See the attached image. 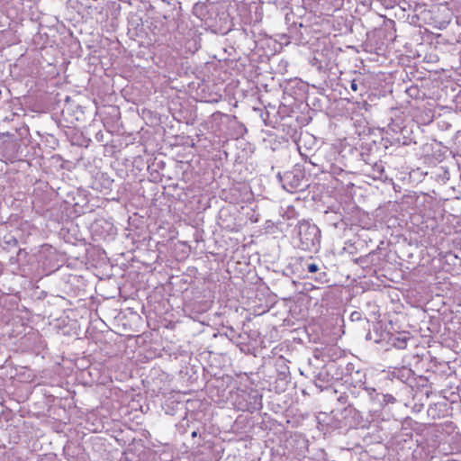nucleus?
I'll return each instance as SVG.
<instances>
[{
	"label": "nucleus",
	"instance_id": "f257e3e1",
	"mask_svg": "<svg viewBox=\"0 0 461 461\" xmlns=\"http://www.w3.org/2000/svg\"><path fill=\"white\" fill-rule=\"evenodd\" d=\"M292 240L294 248L316 253L321 248V232L319 227L309 221H300L293 230Z\"/></svg>",
	"mask_w": 461,
	"mask_h": 461
},
{
	"label": "nucleus",
	"instance_id": "f03ea898",
	"mask_svg": "<svg viewBox=\"0 0 461 461\" xmlns=\"http://www.w3.org/2000/svg\"><path fill=\"white\" fill-rule=\"evenodd\" d=\"M277 178L283 188L290 193L303 191L309 185L308 179L305 176V170L299 164L294 166L289 171H285L283 174L278 173Z\"/></svg>",
	"mask_w": 461,
	"mask_h": 461
},
{
	"label": "nucleus",
	"instance_id": "7ed1b4c3",
	"mask_svg": "<svg viewBox=\"0 0 461 461\" xmlns=\"http://www.w3.org/2000/svg\"><path fill=\"white\" fill-rule=\"evenodd\" d=\"M338 366L335 363L322 365L321 366H312L309 363V367L306 369V374L301 371L302 375L311 378L315 385L321 390L328 389L332 380L335 378L333 371L337 370Z\"/></svg>",
	"mask_w": 461,
	"mask_h": 461
},
{
	"label": "nucleus",
	"instance_id": "20e7f679",
	"mask_svg": "<svg viewBox=\"0 0 461 461\" xmlns=\"http://www.w3.org/2000/svg\"><path fill=\"white\" fill-rule=\"evenodd\" d=\"M339 428H357L363 426L364 419L359 411L354 407V403H348L339 411H332Z\"/></svg>",
	"mask_w": 461,
	"mask_h": 461
},
{
	"label": "nucleus",
	"instance_id": "39448f33",
	"mask_svg": "<svg viewBox=\"0 0 461 461\" xmlns=\"http://www.w3.org/2000/svg\"><path fill=\"white\" fill-rule=\"evenodd\" d=\"M354 77L347 81L349 85L351 92L354 94L353 97L363 96L368 92L371 87L372 77L366 74L354 72Z\"/></svg>",
	"mask_w": 461,
	"mask_h": 461
},
{
	"label": "nucleus",
	"instance_id": "423d86ee",
	"mask_svg": "<svg viewBox=\"0 0 461 461\" xmlns=\"http://www.w3.org/2000/svg\"><path fill=\"white\" fill-rule=\"evenodd\" d=\"M240 397L245 401L244 403H239V410L253 413L262 409V395L258 391L250 393H242Z\"/></svg>",
	"mask_w": 461,
	"mask_h": 461
},
{
	"label": "nucleus",
	"instance_id": "0eeeda50",
	"mask_svg": "<svg viewBox=\"0 0 461 461\" xmlns=\"http://www.w3.org/2000/svg\"><path fill=\"white\" fill-rule=\"evenodd\" d=\"M342 379L348 385L366 386V373L361 369H356L352 363L347 364Z\"/></svg>",
	"mask_w": 461,
	"mask_h": 461
},
{
	"label": "nucleus",
	"instance_id": "6e6552de",
	"mask_svg": "<svg viewBox=\"0 0 461 461\" xmlns=\"http://www.w3.org/2000/svg\"><path fill=\"white\" fill-rule=\"evenodd\" d=\"M316 146V139L313 135L305 132L302 134L297 142L298 151L303 158V159L306 160L309 157L310 151L313 150Z\"/></svg>",
	"mask_w": 461,
	"mask_h": 461
},
{
	"label": "nucleus",
	"instance_id": "1a4fd4ad",
	"mask_svg": "<svg viewBox=\"0 0 461 461\" xmlns=\"http://www.w3.org/2000/svg\"><path fill=\"white\" fill-rule=\"evenodd\" d=\"M386 336L388 343L397 349L406 348L408 341L411 339L410 333L405 331L387 333Z\"/></svg>",
	"mask_w": 461,
	"mask_h": 461
},
{
	"label": "nucleus",
	"instance_id": "9d476101",
	"mask_svg": "<svg viewBox=\"0 0 461 461\" xmlns=\"http://www.w3.org/2000/svg\"><path fill=\"white\" fill-rule=\"evenodd\" d=\"M304 269H306L309 273L316 274L315 280L323 284L327 282V273L325 272V267L322 263H315V262H305Z\"/></svg>",
	"mask_w": 461,
	"mask_h": 461
},
{
	"label": "nucleus",
	"instance_id": "9b49d317",
	"mask_svg": "<svg viewBox=\"0 0 461 461\" xmlns=\"http://www.w3.org/2000/svg\"><path fill=\"white\" fill-rule=\"evenodd\" d=\"M326 220L327 221L332 225L336 229L345 230L347 228V223L344 221V219L340 213L338 212H326Z\"/></svg>",
	"mask_w": 461,
	"mask_h": 461
},
{
	"label": "nucleus",
	"instance_id": "f8f14e48",
	"mask_svg": "<svg viewBox=\"0 0 461 461\" xmlns=\"http://www.w3.org/2000/svg\"><path fill=\"white\" fill-rule=\"evenodd\" d=\"M113 180L108 176L106 173H99L95 178V184H99V186L96 188H101L104 190H111L113 186Z\"/></svg>",
	"mask_w": 461,
	"mask_h": 461
},
{
	"label": "nucleus",
	"instance_id": "ddd939ff",
	"mask_svg": "<svg viewBox=\"0 0 461 461\" xmlns=\"http://www.w3.org/2000/svg\"><path fill=\"white\" fill-rule=\"evenodd\" d=\"M370 176L375 180H382L385 177L384 165L381 162H375L371 167Z\"/></svg>",
	"mask_w": 461,
	"mask_h": 461
},
{
	"label": "nucleus",
	"instance_id": "4468645a",
	"mask_svg": "<svg viewBox=\"0 0 461 461\" xmlns=\"http://www.w3.org/2000/svg\"><path fill=\"white\" fill-rule=\"evenodd\" d=\"M324 172L330 173V174L337 176L343 175L345 173V170L341 167L338 166L337 164L332 163L330 160H327V161H325V166L322 170V173H324Z\"/></svg>",
	"mask_w": 461,
	"mask_h": 461
},
{
	"label": "nucleus",
	"instance_id": "2eb2a0df",
	"mask_svg": "<svg viewBox=\"0 0 461 461\" xmlns=\"http://www.w3.org/2000/svg\"><path fill=\"white\" fill-rule=\"evenodd\" d=\"M364 395H366L369 399V401L379 407L380 403V397L382 393H378L375 388L373 387H367L364 389Z\"/></svg>",
	"mask_w": 461,
	"mask_h": 461
},
{
	"label": "nucleus",
	"instance_id": "dca6fc26",
	"mask_svg": "<svg viewBox=\"0 0 461 461\" xmlns=\"http://www.w3.org/2000/svg\"><path fill=\"white\" fill-rule=\"evenodd\" d=\"M366 386H357V385H348L347 387V392L349 394L351 399H357L364 395V389Z\"/></svg>",
	"mask_w": 461,
	"mask_h": 461
},
{
	"label": "nucleus",
	"instance_id": "f3484780",
	"mask_svg": "<svg viewBox=\"0 0 461 461\" xmlns=\"http://www.w3.org/2000/svg\"><path fill=\"white\" fill-rule=\"evenodd\" d=\"M312 166L318 167L321 172L324 168L325 162L321 160V157L315 153L309 154V157L305 160Z\"/></svg>",
	"mask_w": 461,
	"mask_h": 461
},
{
	"label": "nucleus",
	"instance_id": "a211bd4d",
	"mask_svg": "<svg viewBox=\"0 0 461 461\" xmlns=\"http://www.w3.org/2000/svg\"><path fill=\"white\" fill-rule=\"evenodd\" d=\"M18 244L16 238L14 235L8 234L4 237L3 247L5 249L15 248Z\"/></svg>",
	"mask_w": 461,
	"mask_h": 461
},
{
	"label": "nucleus",
	"instance_id": "6ab92c4d",
	"mask_svg": "<svg viewBox=\"0 0 461 461\" xmlns=\"http://www.w3.org/2000/svg\"><path fill=\"white\" fill-rule=\"evenodd\" d=\"M392 143H395L402 146H409L412 143V140L409 137H406L405 135L397 136L395 138H393Z\"/></svg>",
	"mask_w": 461,
	"mask_h": 461
},
{
	"label": "nucleus",
	"instance_id": "aec40b11",
	"mask_svg": "<svg viewBox=\"0 0 461 461\" xmlns=\"http://www.w3.org/2000/svg\"><path fill=\"white\" fill-rule=\"evenodd\" d=\"M395 402V398L392 394H383L380 397L379 407L383 408L387 404H393Z\"/></svg>",
	"mask_w": 461,
	"mask_h": 461
},
{
	"label": "nucleus",
	"instance_id": "412c9836",
	"mask_svg": "<svg viewBox=\"0 0 461 461\" xmlns=\"http://www.w3.org/2000/svg\"><path fill=\"white\" fill-rule=\"evenodd\" d=\"M105 225L107 227V231L110 232L113 230V224H111L110 222L106 221H104V220H100V221H96L94 225H93V228L95 230V231H97L98 230V228L99 227H102L104 228Z\"/></svg>",
	"mask_w": 461,
	"mask_h": 461
},
{
	"label": "nucleus",
	"instance_id": "4be33fe9",
	"mask_svg": "<svg viewBox=\"0 0 461 461\" xmlns=\"http://www.w3.org/2000/svg\"><path fill=\"white\" fill-rule=\"evenodd\" d=\"M225 334L233 342H238L239 339L241 337V335L231 327L227 329Z\"/></svg>",
	"mask_w": 461,
	"mask_h": 461
},
{
	"label": "nucleus",
	"instance_id": "5701e85b",
	"mask_svg": "<svg viewBox=\"0 0 461 461\" xmlns=\"http://www.w3.org/2000/svg\"><path fill=\"white\" fill-rule=\"evenodd\" d=\"M439 171L440 172L437 174V179L441 180L443 183H446L450 177L448 170L441 167L439 168Z\"/></svg>",
	"mask_w": 461,
	"mask_h": 461
},
{
	"label": "nucleus",
	"instance_id": "b1692460",
	"mask_svg": "<svg viewBox=\"0 0 461 461\" xmlns=\"http://www.w3.org/2000/svg\"><path fill=\"white\" fill-rule=\"evenodd\" d=\"M350 320L352 321H365L367 324L369 323L368 320L366 318H362V313L357 311L350 314Z\"/></svg>",
	"mask_w": 461,
	"mask_h": 461
},
{
	"label": "nucleus",
	"instance_id": "393cba45",
	"mask_svg": "<svg viewBox=\"0 0 461 461\" xmlns=\"http://www.w3.org/2000/svg\"><path fill=\"white\" fill-rule=\"evenodd\" d=\"M338 402L341 404H347L348 405V403H353L351 401H350V397H349V394L348 393V392H345L343 393H341L338 398H337Z\"/></svg>",
	"mask_w": 461,
	"mask_h": 461
},
{
	"label": "nucleus",
	"instance_id": "a878e982",
	"mask_svg": "<svg viewBox=\"0 0 461 461\" xmlns=\"http://www.w3.org/2000/svg\"><path fill=\"white\" fill-rule=\"evenodd\" d=\"M388 131H391L394 133L401 132V134H403L406 130L404 128H401L398 124L392 122L388 124Z\"/></svg>",
	"mask_w": 461,
	"mask_h": 461
},
{
	"label": "nucleus",
	"instance_id": "bb28decb",
	"mask_svg": "<svg viewBox=\"0 0 461 461\" xmlns=\"http://www.w3.org/2000/svg\"><path fill=\"white\" fill-rule=\"evenodd\" d=\"M375 254V251H372L370 252L369 254L364 256V257H360L356 259V262L357 263H359V264H364V263H366L367 262V259L370 256L374 255Z\"/></svg>",
	"mask_w": 461,
	"mask_h": 461
},
{
	"label": "nucleus",
	"instance_id": "cd10ccee",
	"mask_svg": "<svg viewBox=\"0 0 461 461\" xmlns=\"http://www.w3.org/2000/svg\"><path fill=\"white\" fill-rule=\"evenodd\" d=\"M329 155H330V157H335V156H337V153L334 150L330 149L329 151Z\"/></svg>",
	"mask_w": 461,
	"mask_h": 461
},
{
	"label": "nucleus",
	"instance_id": "c85d7f7f",
	"mask_svg": "<svg viewBox=\"0 0 461 461\" xmlns=\"http://www.w3.org/2000/svg\"><path fill=\"white\" fill-rule=\"evenodd\" d=\"M402 372L406 373L408 375H410L411 373V369H403Z\"/></svg>",
	"mask_w": 461,
	"mask_h": 461
},
{
	"label": "nucleus",
	"instance_id": "c756f323",
	"mask_svg": "<svg viewBox=\"0 0 461 461\" xmlns=\"http://www.w3.org/2000/svg\"><path fill=\"white\" fill-rule=\"evenodd\" d=\"M366 340H370V339H372V335H371V333H370V332H368V333L366 334Z\"/></svg>",
	"mask_w": 461,
	"mask_h": 461
},
{
	"label": "nucleus",
	"instance_id": "7c9ffc66",
	"mask_svg": "<svg viewBox=\"0 0 461 461\" xmlns=\"http://www.w3.org/2000/svg\"><path fill=\"white\" fill-rule=\"evenodd\" d=\"M197 436V431H193L192 432V438H195Z\"/></svg>",
	"mask_w": 461,
	"mask_h": 461
}]
</instances>
